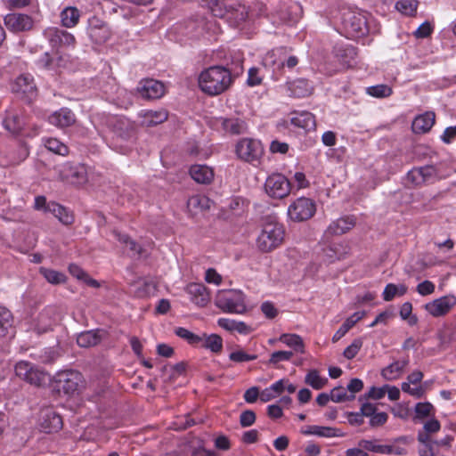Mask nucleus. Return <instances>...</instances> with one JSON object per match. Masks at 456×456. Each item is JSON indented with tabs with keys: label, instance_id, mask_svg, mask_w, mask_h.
<instances>
[{
	"label": "nucleus",
	"instance_id": "obj_26",
	"mask_svg": "<svg viewBox=\"0 0 456 456\" xmlns=\"http://www.w3.org/2000/svg\"><path fill=\"white\" fill-rule=\"evenodd\" d=\"M175 332L179 338L192 342H222V338L217 334L203 333L199 336L184 328H177Z\"/></svg>",
	"mask_w": 456,
	"mask_h": 456
},
{
	"label": "nucleus",
	"instance_id": "obj_58",
	"mask_svg": "<svg viewBox=\"0 0 456 456\" xmlns=\"http://www.w3.org/2000/svg\"><path fill=\"white\" fill-rule=\"evenodd\" d=\"M270 151L272 153L286 154L289 151V144L274 140L271 142Z\"/></svg>",
	"mask_w": 456,
	"mask_h": 456
},
{
	"label": "nucleus",
	"instance_id": "obj_16",
	"mask_svg": "<svg viewBox=\"0 0 456 456\" xmlns=\"http://www.w3.org/2000/svg\"><path fill=\"white\" fill-rule=\"evenodd\" d=\"M344 28L351 37H361L367 32L365 19L359 15L351 13L343 19Z\"/></svg>",
	"mask_w": 456,
	"mask_h": 456
},
{
	"label": "nucleus",
	"instance_id": "obj_30",
	"mask_svg": "<svg viewBox=\"0 0 456 456\" xmlns=\"http://www.w3.org/2000/svg\"><path fill=\"white\" fill-rule=\"evenodd\" d=\"M46 212L52 213L61 224L65 225H69L74 223L75 218L73 213L54 201L48 203Z\"/></svg>",
	"mask_w": 456,
	"mask_h": 456
},
{
	"label": "nucleus",
	"instance_id": "obj_19",
	"mask_svg": "<svg viewBox=\"0 0 456 456\" xmlns=\"http://www.w3.org/2000/svg\"><path fill=\"white\" fill-rule=\"evenodd\" d=\"M138 91L145 99H159L165 94V86L160 81L146 79Z\"/></svg>",
	"mask_w": 456,
	"mask_h": 456
},
{
	"label": "nucleus",
	"instance_id": "obj_17",
	"mask_svg": "<svg viewBox=\"0 0 456 456\" xmlns=\"http://www.w3.org/2000/svg\"><path fill=\"white\" fill-rule=\"evenodd\" d=\"M356 224V217L353 215L342 216L333 221L327 228L326 234L330 236L342 235Z\"/></svg>",
	"mask_w": 456,
	"mask_h": 456
},
{
	"label": "nucleus",
	"instance_id": "obj_60",
	"mask_svg": "<svg viewBox=\"0 0 456 456\" xmlns=\"http://www.w3.org/2000/svg\"><path fill=\"white\" fill-rule=\"evenodd\" d=\"M398 286L393 283H389L386 286L383 291V299L385 301H391L397 295Z\"/></svg>",
	"mask_w": 456,
	"mask_h": 456
},
{
	"label": "nucleus",
	"instance_id": "obj_24",
	"mask_svg": "<svg viewBox=\"0 0 456 456\" xmlns=\"http://www.w3.org/2000/svg\"><path fill=\"white\" fill-rule=\"evenodd\" d=\"M187 290L191 300L198 305L204 306L210 301V295L208 288L202 283H191Z\"/></svg>",
	"mask_w": 456,
	"mask_h": 456
},
{
	"label": "nucleus",
	"instance_id": "obj_50",
	"mask_svg": "<svg viewBox=\"0 0 456 456\" xmlns=\"http://www.w3.org/2000/svg\"><path fill=\"white\" fill-rule=\"evenodd\" d=\"M434 407L430 403H418L415 406L416 417L419 419L427 418L432 414Z\"/></svg>",
	"mask_w": 456,
	"mask_h": 456
},
{
	"label": "nucleus",
	"instance_id": "obj_47",
	"mask_svg": "<svg viewBox=\"0 0 456 456\" xmlns=\"http://www.w3.org/2000/svg\"><path fill=\"white\" fill-rule=\"evenodd\" d=\"M412 313V305L410 302H405L400 308V316L403 320L406 321L409 325L413 326L418 322V317Z\"/></svg>",
	"mask_w": 456,
	"mask_h": 456
},
{
	"label": "nucleus",
	"instance_id": "obj_20",
	"mask_svg": "<svg viewBox=\"0 0 456 456\" xmlns=\"http://www.w3.org/2000/svg\"><path fill=\"white\" fill-rule=\"evenodd\" d=\"M409 356L399 357L381 370V376L387 380L397 379L409 364Z\"/></svg>",
	"mask_w": 456,
	"mask_h": 456
},
{
	"label": "nucleus",
	"instance_id": "obj_49",
	"mask_svg": "<svg viewBox=\"0 0 456 456\" xmlns=\"http://www.w3.org/2000/svg\"><path fill=\"white\" fill-rule=\"evenodd\" d=\"M436 338L440 342H450L456 339L454 328L450 325H444L437 330Z\"/></svg>",
	"mask_w": 456,
	"mask_h": 456
},
{
	"label": "nucleus",
	"instance_id": "obj_37",
	"mask_svg": "<svg viewBox=\"0 0 456 456\" xmlns=\"http://www.w3.org/2000/svg\"><path fill=\"white\" fill-rule=\"evenodd\" d=\"M39 273L49 283L53 285L62 284L67 281V276L63 273L53 269L41 267Z\"/></svg>",
	"mask_w": 456,
	"mask_h": 456
},
{
	"label": "nucleus",
	"instance_id": "obj_31",
	"mask_svg": "<svg viewBox=\"0 0 456 456\" xmlns=\"http://www.w3.org/2000/svg\"><path fill=\"white\" fill-rule=\"evenodd\" d=\"M301 433L305 436H317L321 437H336L342 436L343 434L335 428L322 427L317 425L306 426L301 429Z\"/></svg>",
	"mask_w": 456,
	"mask_h": 456
},
{
	"label": "nucleus",
	"instance_id": "obj_12",
	"mask_svg": "<svg viewBox=\"0 0 456 456\" xmlns=\"http://www.w3.org/2000/svg\"><path fill=\"white\" fill-rule=\"evenodd\" d=\"M435 177H438V169L433 165L414 167L408 172L406 176L407 181L414 186L422 185Z\"/></svg>",
	"mask_w": 456,
	"mask_h": 456
},
{
	"label": "nucleus",
	"instance_id": "obj_4",
	"mask_svg": "<svg viewBox=\"0 0 456 456\" xmlns=\"http://www.w3.org/2000/svg\"><path fill=\"white\" fill-rule=\"evenodd\" d=\"M216 305L223 312L242 314L246 311L244 295L236 289L219 290L216 296Z\"/></svg>",
	"mask_w": 456,
	"mask_h": 456
},
{
	"label": "nucleus",
	"instance_id": "obj_1",
	"mask_svg": "<svg viewBox=\"0 0 456 456\" xmlns=\"http://www.w3.org/2000/svg\"><path fill=\"white\" fill-rule=\"evenodd\" d=\"M230 69L223 66H212L204 69L199 77L200 88L207 94L214 96L225 92L232 85Z\"/></svg>",
	"mask_w": 456,
	"mask_h": 456
},
{
	"label": "nucleus",
	"instance_id": "obj_56",
	"mask_svg": "<svg viewBox=\"0 0 456 456\" xmlns=\"http://www.w3.org/2000/svg\"><path fill=\"white\" fill-rule=\"evenodd\" d=\"M432 31L433 28L431 24L426 21L418 28V29L414 32V36L417 38H426L431 35Z\"/></svg>",
	"mask_w": 456,
	"mask_h": 456
},
{
	"label": "nucleus",
	"instance_id": "obj_43",
	"mask_svg": "<svg viewBox=\"0 0 456 456\" xmlns=\"http://www.w3.org/2000/svg\"><path fill=\"white\" fill-rule=\"evenodd\" d=\"M79 339L84 340L85 342H93V341H101L107 339V331L104 330H88L83 333H80L77 342Z\"/></svg>",
	"mask_w": 456,
	"mask_h": 456
},
{
	"label": "nucleus",
	"instance_id": "obj_44",
	"mask_svg": "<svg viewBox=\"0 0 456 456\" xmlns=\"http://www.w3.org/2000/svg\"><path fill=\"white\" fill-rule=\"evenodd\" d=\"M45 147L50 151L61 156H67L69 154L68 146L55 138L48 139L45 142Z\"/></svg>",
	"mask_w": 456,
	"mask_h": 456
},
{
	"label": "nucleus",
	"instance_id": "obj_64",
	"mask_svg": "<svg viewBox=\"0 0 456 456\" xmlns=\"http://www.w3.org/2000/svg\"><path fill=\"white\" fill-rule=\"evenodd\" d=\"M387 414L386 412L375 413L370 417V425L371 427H379L384 425L387 420Z\"/></svg>",
	"mask_w": 456,
	"mask_h": 456
},
{
	"label": "nucleus",
	"instance_id": "obj_18",
	"mask_svg": "<svg viewBox=\"0 0 456 456\" xmlns=\"http://www.w3.org/2000/svg\"><path fill=\"white\" fill-rule=\"evenodd\" d=\"M224 13L222 17L225 19L232 27H239L248 18V9L245 5L238 4L229 7L224 6Z\"/></svg>",
	"mask_w": 456,
	"mask_h": 456
},
{
	"label": "nucleus",
	"instance_id": "obj_61",
	"mask_svg": "<svg viewBox=\"0 0 456 456\" xmlns=\"http://www.w3.org/2000/svg\"><path fill=\"white\" fill-rule=\"evenodd\" d=\"M263 314L269 319H273L277 316L278 311L271 302H265L261 305Z\"/></svg>",
	"mask_w": 456,
	"mask_h": 456
},
{
	"label": "nucleus",
	"instance_id": "obj_48",
	"mask_svg": "<svg viewBox=\"0 0 456 456\" xmlns=\"http://www.w3.org/2000/svg\"><path fill=\"white\" fill-rule=\"evenodd\" d=\"M367 93L373 97L385 98L390 96L393 90L390 86L381 84L368 87Z\"/></svg>",
	"mask_w": 456,
	"mask_h": 456
},
{
	"label": "nucleus",
	"instance_id": "obj_53",
	"mask_svg": "<svg viewBox=\"0 0 456 456\" xmlns=\"http://www.w3.org/2000/svg\"><path fill=\"white\" fill-rule=\"evenodd\" d=\"M33 367L27 362H20L15 365V373L18 377L26 380Z\"/></svg>",
	"mask_w": 456,
	"mask_h": 456
},
{
	"label": "nucleus",
	"instance_id": "obj_63",
	"mask_svg": "<svg viewBox=\"0 0 456 456\" xmlns=\"http://www.w3.org/2000/svg\"><path fill=\"white\" fill-rule=\"evenodd\" d=\"M259 395V388L257 387H252L245 391L243 397L247 403H253L257 400Z\"/></svg>",
	"mask_w": 456,
	"mask_h": 456
},
{
	"label": "nucleus",
	"instance_id": "obj_8",
	"mask_svg": "<svg viewBox=\"0 0 456 456\" xmlns=\"http://www.w3.org/2000/svg\"><path fill=\"white\" fill-rule=\"evenodd\" d=\"M4 23L7 29L13 33L30 31L34 28L33 18L28 14L20 12L6 14L4 17Z\"/></svg>",
	"mask_w": 456,
	"mask_h": 456
},
{
	"label": "nucleus",
	"instance_id": "obj_62",
	"mask_svg": "<svg viewBox=\"0 0 456 456\" xmlns=\"http://www.w3.org/2000/svg\"><path fill=\"white\" fill-rule=\"evenodd\" d=\"M363 388V382L362 379L354 378L350 380L346 387V391H349V395H354L360 392Z\"/></svg>",
	"mask_w": 456,
	"mask_h": 456
},
{
	"label": "nucleus",
	"instance_id": "obj_46",
	"mask_svg": "<svg viewBox=\"0 0 456 456\" xmlns=\"http://www.w3.org/2000/svg\"><path fill=\"white\" fill-rule=\"evenodd\" d=\"M354 398L355 395L347 394L346 389L343 387H334L330 391V399L335 403L352 401Z\"/></svg>",
	"mask_w": 456,
	"mask_h": 456
},
{
	"label": "nucleus",
	"instance_id": "obj_22",
	"mask_svg": "<svg viewBox=\"0 0 456 456\" xmlns=\"http://www.w3.org/2000/svg\"><path fill=\"white\" fill-rule=\"evenodd\" d=\"M287 90L289 95L297 98L306 97L312 94L313 87L305 78H297L293 81L287 82Z\"/></svg>",
	"mask_w": 456,
	"mask_h": 456
},
{
	"label": "nucleus",
	"instance_id": "obj_35",
	"mask_svg": "<svg viewBox=\"0 0 456 456\" xmlns=\"http://www.w3.org/2000/svg\"><path fill=\"white\" fill-rule=\"evenodd\" d=\"M23 125L24 123L22 119L17 113H14L13 111L6 112V116L4 119V126L10 133L18 134L21 131Z\"/></svg>",
	"mask_w": 456,
	"mask_h": 456
},
{
	"label": "nucleus",
	"instance_id": "obj_14",
	"mask_svg": "<svg viewBox=\"0 0 456 456\" xmlns=\"http://www.w3.org/2000/svg\"><path fill=\"white\" fill-rule=\"evenodd\" d=\"M110 126L116 136L123 141L135 137L137 133L135 123L124 117L116 118L111 122Z\"/></svg>",
	"mask_w": 456,
	"mask_h": 456
},
{
	"label": "nucleus",
	"instance_id": "obj_52",
	"mask_svg": "<svg viewBox=\"0 0 456 456\" xmlns=\"http://www.w3.org/2000/svg\"><path fill=\"white\" fill-rule=\"evenodd\" d=\"M208 4L212 14L216 17H223L224 13V6L220 0H204Z\"/></svg>",
	"mask_w": 456,
	"mask_h": 456
},
{
	"label": "nucleus",
	"instance_id": "obj_13",
	"mask_svg": "<svg viewBox=\"0 0 456 456\" xmlns=\"http://www.w3.org/2000/svg\"><path fill=\"white\" fill-rule=\"evenodd\" d=\"M456 305V297L452 295L444 296L425 305V309L434 317L446 315Z\"/></svg>",
	"mask_w": 456,
	"mask_h": 456
},
{
	"label": "nucleus",
	"instance_id": "obj_10",
	"mask_svg": "<svg viewBox=\"0 0 456 456\" xmlns=\"http://www.w3.org/2000/svg\"><path fill=\"white\" fill-rule=\"evenodd\" d=\"M61 417L52 408H45L40 411L38 417V427L46 434L55 433L62 428Z\"/></svg>",
	"mask_w": 456,
	"mask_h": 456
},
{
	"label": "nucleus",
	"instance_id": "obj_36",
	"mask_svg": "<svg viewBox=\"0 0 456 456\" xmlns=\"http://www.w3.org/2000/svg\"><path fill=\"white\" fill-rule=\"evenodd\" d=\"M12 314L5 307L0 306V338L12 331Z\"/></svg>",
	"mask_w": 456,
	"mask_h": 456
},
{
	"label": "nucleus",
	"instance_id": "obj_39",
	"mask_svg": "<svg viewBox=\"0 0 456 456\" xmlns=\"http://www.w3.org/2000/svg\"><path fill=\"white\" fill-rule=\"evenodd\" d=\"M61 23L66 28H72L78 22L80 14L76 7H67L61 12Z\"/></svg>",
	"mask_w": 456,
	"mask_h": 456
},
{
	"label": "nucleus",
	"instance_id": "obj_9",
	"mask_svg": "<svg viewBox=\"0 0 456 456\" xmlns=\"http://www.w3.org/2000/svg\"><path fill=\"white\" fill-rule=\"evenodd\" d=\"M12 91L28 103L37 95L36 84L29 75L18 77L12 86Z\"/></svg>",
	"mask_w": 456,
	"mask_h": 456
},
{
	"label": "nucleus",
	"instance_id": "obj_54",
	"mask_svg": "<svg viewBox=\"0 0 456 456\" xmlns=\"http://www.w3.org/2000/svg\"><path fill=\"white\" fill-rule=\"evenodd\" d=\"M256 358V355L246 354L243 351L232 352L230 354V360L236 362H248V361L254 360Z\"/></svg>",
	"mask_w": 456,
	"mask_h": 456
},
{
	"label": "nucleus",
	"instance_id": "obj_2",
	"mask_svg": "<svg viewBox=\"0 0 456 456\" xmlns=\"http://www.w3.org/2000/svg\"><path fill=\"white\" fill-rule=\"evenodd\" d=\"M84 381L83 375L75 370H60L50 379V385L57 393L73 395L80 389Z\"/></svg>",
	"mask_w": 456,
	"mask_h": 456
},
{
	"label": "nucleus",
	"instance_id": "obj_51",
	"mask_svg": "<svg viewBox=\"0 0 456 456\" xmlns=\"http://www.w3.org/2000/svg\"><path fill=\"white\" fill-rule=\"evenodd\" d=\"M256 421V413L251 410H246L240 413V424L243 428L252 426Z\"/></svg>",
	"mask_w": 456,
	"mask_h": 456
},
{
	"label": "nucleus",
	"instance_id": "obj_33",
	"mask_svg": "<svg viewBox=\"0 0 456 456\" xmlns=\"http://www.w3.org/2000/svg\"><path fill=\"white\" fill-rule=\"evenodd\" d=\"M440 428L441 424L437 419H432L427 421L423 426V429L418 433V441L419 443L432 442L430 435L438 432Z\"/></svg>",
	"mask_w": 456,
	"mask_h": 456
},
{
	"label": "nucleus",
	"instance_id": "obj_41",
	"mask_svg": "<svg viewBox=\"0 0 456 456\" xmlns=\"http://www.w3.org/2000/svg\"><path fill=\"white\" fill-rule=\"evenodd\" d=\"M305 382L314 389L319 390L326 386L328 379L322 378L316 370H312L306 374Z\"/></svg>",
	"mask_w": 456,
	"mask_h": 456
},
{
	"label": "nucleus",
	"instance_id": "obj_23",
	"mask_svg": "<svg viewBox=\"0 0 456 456\" xmlns=\"http://www.w3.org/2000/svg\"><path fill=\"white\" fill-rule=\"evenodd\" d=\"M435 112L427 111L414 118L411 124V129L415 134H425L432 128L435 124Z\"/></svg>",
	"mask_w": 456,
	"mask_h": 456
},
{
	"label": "nucleus",
	"instance_id": "obj_25",
	"mask_svg": "<svg viewBox=\"0 0 456 456\" xmlns=\"http://www.w3.org/2000/svg\"><path fill=\"white\" fill-rule=\"evenodd\" d=\"M49 122L52 125L63 128L72 126L76 122V118L69 109L62 108L49 117Z\"/></svg>",
	"mask_w": 456,
	"mask_h": 456
},
{
	"label": "nucleus",
	"instance_id": "obj_34",
	"mask_svg": "<svg viewBox=\"0 0 456 456\" xmlns=\"http://www.w3.org/2000/svg\"><path fill=\"white\" fill-rule=\"evenodd\" d=\"M364 311L356 312L353 314L351 316H349L344 323L341 325V327L338 329V330L335 333L333 336V342H336L342 338V337L360 320H362L365 315Z\"/></svg>",
	"mask_w": 456,
	"mask_h": 456
},
{
	"label": "nucleus",
	"instance_id": "obj_28",
	"mask_svg": "<svg viewBox=\"0 0 456 456\" xmlns=\"http://www.w3.org/2000/svg\"><path fill=\"white\" fill-rule=\"evenodd\" d=\"M290 122L293 126L305 131L314 130L316 126L315 117L309 111L293 112Z\"/></svg>",
	"mask_w": 456,
	"mask_h": 456
},
{
	"label": "nucleus",
	"instance_id": "obj_42",
	"mask_svg": "<svg viewBox=\"0 0 456 456\" xmlns=\"http://www.w3.org/2000/svg\"><path fill=\"white\" fill-rule=\"evenodd\" d=\"M418 4L417 0H401L395 4V8L403 14L414 16Z\"/></svg>",
	"mask_w": 456,
	"mask_h": 456
},
{
	"label": "nucleus",
	"instance_id": "obj_57",
	"mask_svg": "<svg viewBox=\"0 0 456 456\" xmlns=\"http://www.w3.org/2000/svg\"><path fill=\"white\" fill-rule=\"evenodd\" d=\"M417 291L421 296H428L435 291V285L430 281H424L418 284Z\"/></svg>",
	"mask_w": 456,
	"mask_h": 456
},
{
	"label": "nucleus",
	"instance_id": "obj_11",
	"mask_svg": "<svg viewBox=\"0 0 456 456\" xmlns=\"http://www.w3.org/2000/svg\"><path fill=\"white\" fill-rule=\"evenodd\" d=\"M60 175L62 180L67 183L79 186L87 182V169L82 164H66L60 171Z\"/></svg>",
	"mask_w": 456,
	"mask_h": 456
},
{
	"label": "nucleus",
	"instance_id": "obj_5",
	"mask_svg": "<svg viewBox=\"0 0 456 456\" xmlns=\"http://www.w3.org/2000/svg\"><path fill=\"white\" fill-rule=\"evenodd\" d=\"M316 212L314 201L309 198L297 199L288 209L289 218L295 222H304L314 216Z\"/></svg>",
	"mask_w": 456,
	"mask_h": 456
},
{
	"label": "nucleus",
	"instance_id": "obj_40",
	"mask_svg": "<svg viewBox=\"0 0 456 456\" xmlns=\"http://www.w3.org/2000/svg\"><path fill=\"white\" fill-rule=\"evenodd\" d=\"M52 378L45 371L38 369L37 367H33L28 374L26 381L31 385H35L37 387H41L46 383L47 380L50 381Z\"/></svg>",
	"mask_w": 456,
	"mask_h": 456
},
{
	"label": "nucleus",
	"instance_id": "obj_55",
	"mask_svg": "<svg viewBox=\"0 0 456 456\" xmlns=\"http://www.w3.org/2000/svg\"><path fill=\"white\" fill-rule=\"evenodd\" d=\"M59 355L60 354L55 349L49 348L44 354L38 355V359L44 363H52L59 357Z\"/></svg>",
	"mask_w": 456,
	"mask_h": 456
},
{
	"label": "nucleus",
	"instance_id": "obj_32",
	"mask_svg": "<svg viewBox=\"0 0 456 456\" xmlns=\"http://www.w3.org/2000/svg\"><path fill=\"white\" fill-rule=\"evenodd\" d=\"M211 200L202 195H194L189 198L187 201V208L188 210L196 215L200 211H205L210 208Z\"/></svg>",
	"mask_w": 456,
	"mask_h": 456
},
{
	"label": "nucleus",
	"instance_id": "obj_27",
	"mask_svg": "<svg viewBox=\"0 0 456 456\" xmlns=\"http://www.w3.org/2000/svg\"><path fill=\"white\" fill-rule=\"evenodd\" d=\"M191 177L198 183L209 184L214 179L212 168L206 165H192L190 168Z\"/></svg>",
	"mask_w": 456,
	"mask_h": 456
},
{
	"label": "nucleus",
	"instance_id": "obj_59",
	"mask_svg": "<svg viewBox=\"0 0 456 456\" xmlns=\"http://www.w3.org/2000/svg\"><path fill=\"white\" fill-rule=\"evenodd\" d=\"M259 69L257 68H251L248 70V85L250 86H258L262 83V77L258 76Z\"/></svg>",
	"mask_w": 456,
	"mask_h": 456
},
{
	"label": "nucleus",
	"instance_id": "obj_29",
	"mask_svg": "<svg viewBox=\"0 0 456 456\" xmlns=\"http://www.w3.org/2000/svg\"><path fill=\"white\" fill-rule=\"evenodd\" d=\"M141 126L151 127L165 122L168 118V113L165 110H148L141 114Z\"/></svg>",
	"mask_w": 456,
	"mask_h": 456
},
{
	"label": "nucleus",
	"instance_id": "obj_45",
	"mask_svg": "<svg viewBox=\"0 0 456 456\" xmlns=\"http://www.w3.org/2000/svg\"><path fill=\"white\" fill-rule=\"evenodd\" d=\"M294 352L292 350H279L274 351L271 354L268 363L271 365H278L281 362H288L293 356Z\"/></svg>",
	"mask_w": 456,
	"mask_h": 456
},
{
	"label": "nucleus",
	"instance_id": "obj_6",
	"mask_svg": "<svg viewBox=\"0 0 456 456\" xmlns=\"http://www.w3.org/2000/svg\"><path fill=\"white\" fill-rule=\"evenodd\" d=\"M265 190L272 198L283 199L289 194L291 186L289 181L283 175L273 174L267 177Z\"/></svg>",
	"mask_w": 456,
	"mask_h": 456
},
{
	"label": "nucleus",
	"instance_id": "obj_15",
	"mask_svg": "<svg viewBox=\"0 0 456 456\" xmlns=\"http://www.w3.org/2000/svg\"><path fill=\"white\" fill-rule=\"evenodd\" d=\"M88 31L91 39L97 45L104 44L111 35L108 25L95 17L89 20Z\"/></svg>",
	"mask_w": 456,
	"mask_h": 456
},
{
	"label": "nucleus",
	"instance_id": "obj_7",
	"mask_svg": "<svg viewBox=\"0 0 456 456\" xmlns=\"http://www.w3.org/2000/svg\"><path fill=\"white\" fill-rule=\"evenodd\" d=\"M238 157L247 162L258 161L264 153L262 144L254 139H242L236 145Z\"/></svg>",
	"mask_w": 456,
	"mask_h": 456
},
{
	"label": "nucleus",
	"instance_id": "obj_3",
	"mask_svg": "<svg viewBox=\"0 0 456 456\" xmlns=\"http://www.w3.org/2000/svg\"><path fill=\"white\" fill-rule=\"evenodd\" d=\"M284 229L276 221L264 224L261 233L256 240L257 248L263 252H270L279 247L284 239Z\"/></svg>",
	"mask_w": 456,
	"mask_h": 456
},
{
	"label": "nucleus",
	"instance_id": "obj_21",
	"mask_svg": "<svg viewBox=\"0 0 456 456\" xmlns=\"http://www.w3.org/2000/svg\"><path fill=\"white\" fill-rule=\"evenodd\" d=\"M46 35L49 38L51 45L53 47L61 45H71L75 44V37L72 34L66 30H62L57 28H49L46 31Z\"/></svg>",
	"mask_w": 456,
	"mask_h": 456
},
{
	"label": "nucleus",
	"instance_id": "obj_38",
	"mask_svg": "<svg viewBox=\"0 0 456 456\" xmlns=\"http://www.w3.org/2000/svg\"><path fill=\"white\" fill-rule=\"evenodd\" d=\"M223 128L231 134H240L245 132L247 126L240 118H225L223 121Z\"/></svg>",
	"mask_w": 456,
	"mask_h": 456
}]
</instances>
